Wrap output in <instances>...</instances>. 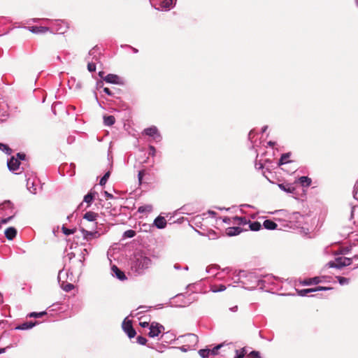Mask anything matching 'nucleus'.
Instances as JSON below:
<instances>
[{"mask_svg":"<svg viewBox=\"0 0 358 358\" xmlns=\"http://www.w3.org/2000/svg\"><path fill=\"white\" fill-rule=\"evenodd\" d=\"M13 218V216H10L7 218H5V219H3L1 222L2 224H6L7 222H8L11 219Z\"/></svg>","mask_w":358,"mask_h":358,"instance_id":"nucleus-54","label":"nucleus"},{"mask_svg":"<svg viewBox=\"0 0 358 358\" xmlns=\"http://www.w3.org/2000/svg\"><path fill=\"white\" fill-rule=\"evenodd\" d=\"M232 280L235 283H241L242 286L248 289H253L259 286L263 288L266 280L271 278L270 275H260L256 272H246L244 271H235Z\"/></svg>","mask_w":358,"mask_h":358,"instance_id":"nucleus-1","label":"nucleus"},{"mask_svg":"<svg viewBox=\"0 0 358 358\" xmlns=\"http://www.w3.org/2000/svg\"><path fill=\"white\" fill-rule=\"evenodd\" d=\"M20 162L18 159H15L14 157H12L7 162L8 169L17 174V172L20 169Z\"/></svg>","mask_w":358,"mask_h":358,"instance_id":"nucleus-9","label":"nucleus"},{"mask_svg":"<svg viewBox=\"0 0 358 358\" xmlns=\"http://www.w3.org/2000/svg\"><path fill=\"white\" fill-rule=\"evenodd\" d=\"M136 235V231L131 229H129L124 233V236L126 238H133Z\"/></svg>","mask_w":358,"mask_h":358,"instance_id":"nucleus-42","label":"nucleus"},{"mask_svg":"<svg viewBox=\"0 0 358 358\" xmlns=\"http://www.w3.org/2000/svg\"><path fill=\"white\" fill-rule=\"evenodd\" d=\"M227 289L226 286L224 285H213L210 287V290L213 292H223Z\"/></svg>","mask_w":358,"mask_h":358,"instance_id":"nucleus-27","label":"nucleus"},{"mask_svg":"<svg viewBox=\"0 0 358 358\" xmlns=\"http://www.w3.org/2000/svg\"><path fill=\"white\" fill-rule=\"evenodd\" d=\"M268 145L270 146H273L275 145V142L269 141L268 142Z\"/></svg>","mask_w":358,"mask_h":358,"instance_id":"nucleus-62","label":"nucleus"},{"mask_svg":"<svg viewBox=\"0 0 358 358\" xmlns=\"http://www.w3.org/2000/svg\"><path fill=\"white\" fill-rule=\"evenodd\" d=\"M218 269V267L217 265H211L206 268V272L211 274H215V273Z\"/></svg>","mask_w":358,"mask_h":358,"instance_id":"nucleus-37","label":"nucleus"},{"mask_svg":"<svg viewBox=\"0 0 358 358\" xmlns=\"http://www.w3.org/2000/svg\"><path fill=\"white\" fill-rule=\"evenodd\" d=\"M13 205L9 201H6L3 203L0 204V211L3 209H12Z\"/></svg>","mask_w":358,"mask_h":358,"instance_id":"nucleus-33","label":"nucleus"},{"mask_svg":"<svg viewBox=\"0 0 358 358\" xmlns=\"http://www.w3.org/2000/svg\"><path fill=\"white\" fill-rule=\"evenodd\" d=\"M87 69L90 72L95 71V70H96V64H95V63L93 62H89L88 64H87Z\"/></svg>","mask_w":358,"mask_h":358,"instance_id":"nucleus-45","label":"nucleus"},{"mask_svg":"<svg viewBox=\"0 0 358 358\" xmlns=\"http://www.w3.org/2000/svg\"><path fill=\"white\" fill-rule=\"evenodd\" d=\"M62 229L63 233L67 236L73 234L75 232V229H67L64 227H62Z\"/></svg>","mask_w":358,"mask_h":358,"instance_id":"nucleus-44","label":"nucleus"},{"mask_svg":"<svg viewBox=\"0 0 358 358\" xmlns=\"http://www.w3.org/2000/svg\"><path fill=\"white\" fill-rule=\"evenodd\" d=\"M320 282V280L319 278L318 277H315V278H310L308 280H306L304 282V285H311V284H317Z\"/></svg>","mask_w":358,"mask_h":358,"instance_id":"nucleus-34","label":"nucleus"},{"mask_svg":"<svg viewBox=\"0 0 358 358\" xmlns=\"http://www.w3.org/2000/svg\"><path fill=\"white\" fill-rule=\"evenodd\" d=\"M109 176H110V172H109V171H108V172H106V173L104 174V176L101 178L100 182H99V184H100L101 185H104L106 183L107 180L108 179Z\"/></svg>","mask_w":358,"mask_h":358,"instance_id":"nucleus-40","label":"nucleus"},{"mask_svg":"<svg viewBox=\"0 0 358 358\" xmlns=\"http://www.w3.org/2000/svg\"><path fill=\"white\" fill-rule=\"evenodd\" d=\"M233 223L238 225L245 226L249 224L250 220H248L245 217H232Z\"/></svg>","mask_w":358,"mask_h":358,"instance_id":"nucleus-17","label":"nucleus"},{"mask_svg":"<svg viewBox=\"0 0 358 358\" xmlns=\"http://www.w3.org/2000/svg\"><path fill=\"white\" fill-rule=\"evenodd\" d=\"M17 235V230L14 227H8L5 231V236L8 240H12Z\"/></svg>","mask_w":358,"mask_h":358,"instance_id":"nucleus-19","label":"nucleus"},{"mask_svg":"<svg viewBox=\"0 0 358 358\" xmlns=\"http://www.w3.org/2000/svg\"><path fill=\"white\" fill-rule=\"evenodd\" d=\"M95 53H96V50L95 48H93L92 49L90 52H89V55H94Z\"/></svg>","mask_w":358,"mask_h":358,"instance_id":"nucleus-58","label":"nucleus"},{"mask_svg":"<svg viewBox=\"0 0 358 358\" xmlns=\"http://www.w3.org/2000/svg\"><path fill=\"white\" fill-rule=\"evenodd\" d=\"M299 182L303 187H308L311 184V179L307 176H301L299 178Z\"/></svg>","mask_w":358,"mask_h":358,"instance_id":"nucleus-25","label":"nucleus"},{"mask_svg":"<svg viewBox=\"0 0 358 358\" xmlns=\"http://www.w3.org/2000/svg\"><path fill=\"white\" fill-rule=\"evenodd\" d=\"M249 228L251 231H257L262 228V225L259 222H249Z\"/></svg>","mask_w":358,"mask_h":358,"instance_id":"nucleus-28","label":"nucleus"},{"mask_svg":"<svg viewBox=\"0 0 358 358\" xmlns=\"http://www.w3.org/2000/svg\"><path fill=\"white\" fill-rule=\"evenodd\" d=\"M49 29L45 27H32L31 29V31L35 34L38 33H45Z\"/></svg>","mask_w":358,"mask_h":358,"instance_id":"nucleus-31","label":"nucleus"},{"mask_svg":"<svg viewBox=\"0 0 358 358\" xmlns=\"http://www.w3.org/2000/svg\"><path fill=\"white\" fill-rule=\"evenodd\" d=\"M145 175V171L144 170H141L138 172V181L140 183H141V181L143 180V176Z\"/></svg>","mask_w":358,"mask_h":358,"instance_id":"nucleus-50","label":"nucleus"},{"mask_svg":"<svg viewBox=\"0 0 358 358\" xmlns=\"http://www.w3.org/2000/svg\"><path fill=\"white\" fill-rule=\"evenodd\" d=\"M104 194H105L106 196L108 199H112L113 197L111 194H110L107 192H105Z\"/></svg>","mask_w":358,"mask_h":358,"instance_id":"nucleus-59","label":"nucleus"},{"mask_svg":"<svg viewBox=\"0 0 358 358\" xmlns=\"http://www.w3.org/2000/svg\"><path fill=\"white\" fill-rule=\"evenodd\" d=\"M152 264L151 259L141 253L135 255L131 263V270L138 274H141Z\"/></svg>","mask_w":358,"mask_h":358,"instance_id":"nucleus-2","label":"nucleus"},{"mask_svg":"<svg viewBox=\"0 0 358 358\" xmlns=\"http://www.w3.org/2000/svg\"><path fill=\"white\" fill-rule=\"evenodd\" d=\"M263 226L265 229L268 230L275 229L278 227L277 224L271 220H266L263 223Z\"/></svg>","mask_w":358,"mask_h":358,"instance_id":"nucleus-23","label":"nucleus"},{"mask_svg":"<svg viewBox=\"0 0 358 358\" xmlns=\"http://www.w3.org/2000/svg\"><path fill=\"white\" fill-rule=\"evenodd\" d=\"M231 270L229 268H226L223 270L224 272H227V273H229V272Z\"/></svg>","mask_w":358,"mask_h":358,"instance_id":"nucleus-64","label":"nucleus"},{"mask_svg":"<svg viewBox=\"0 0 358 358\" xmlns=\"http://www.w3.org/2000/svg\"><path fill=\"white\" fill-rule=\"evenodd\" d=\"M137 342L141 345H145L147 343V339L145 337L139 336L137 337Z\"/></svg>","mask_w":358,"mask_h":358,"instance_id":"nucleus-46","label":"nucleus"},{"mask_svg":"<svg viewBox=\"0 0 358 358\" xmlns=\"http://www.w3.org/2000/svg\"><path fill=\"white\" fill-rule=\"evenodd\" d=\"M176 0H162L160 6L162 9L170 10L176 3Z\"/></svg>","mask_w":358,"mask_h":358,"instance_id":"nucleus-16","label":"nucleus"},{"mask_svg":"<svg viewBox=\"0 0 358 358\" xmlns=\"http://www.w3.org/2000/svg\"><path fill=\"white\" fill-rule=\"evenodd\" d=\"M243 231V229L240 227H232L226 229V234L228 236H233L240 234Z\"/></svg>","mask_w":358,"mask_h":358,"instance_id":"nucleus-13","label":"nucleus"},{"mask_svg":"<svg viewBox=\"0 0 358 358\" xmlns=\"http://www.w3.org/2000/svg\"><path fill=\"white\" fill-rule=\"evenodd\" d=\"M236 355L234 358H243L246 354V350L245 348H242L240 350H236Z\"/></svg>","mask_w":358,"mask_h":358,"instance_id":"nucleus-36","label":"nucleus"},{"mask_svg":"<svg viewBox=\"0 0 358 358\" xmlns=\"http://www.w3.org/2000/svg\"><path fill=\"white\" fill-rule=\"evenodd\" d=\"M103 80H105L108 83L116 84V85H123L124 82L121 78H120L117 75L115 74H108L104 78H103Z\"/></svg>","mask_w":358,"mask_h":358,"instance_id":"nucleus-8","label":"nucleus"},{"mask_svg":"<svg viewBox=\"0 0 358 358\" xmlns=\"http://www.w3.org/2000/svg\"><path fill=\"white\" fill-rule=\"evenodd\" d=\"M337 279L341 285H348L350 282V279L345 277L338 276Z\"/></svg>","mask_w":358,"mask_h":358,"instance_id":"nucleus-39","label":"nucleus"},{"mask_svg":"<svg viewBox=\"0 0 358 358\" xmlns=\"http://www.w3.org/2000/svg\"><path fill=\"white\" fill-rule=\"evenodd\" d=\"M140 325L143 327H147L149 325V323L147 322H140Z\"/></svg>","mask_w":358,"mask_h":358,"instance_id":"nucleus-57","label":"nucleus"},{"mask_svg":"<svg viewBox=\"0 0 358 358\" xmlns=\"http://www.w3.org/2000/svg\"><path fill=\"white\" fill-rule=\"evenodd\" d=\"M208 214L210 215L211 216H215L216 213L213 210H209Z\"/></svg>","mask_w":358,"mask_h":358,"instance_id":"nucleus-60","label":"nucleus"},{"mask_svg":"<svg viewBox=\"0 0 358 358\" xmlns=\"http://www.w3.org/2000/svg\"><path fill=\"white\" fill-rule=\"evenodd\" d=\"M96 194L95 192H90L84 196L83 201L87 204V208L91 205Z\"/></svg>","mask_w":358,"mask_h":358,"instance_id":"nucleus-20","label":"nucleus"},{"mask_svg":"<svg viewBox=\"0 0 358 358\" xmlns=\"http://www.w3.org/2000/svg\"><path fill=\"white\" fill-rule=\"evenodd\" d=\"M238 306H234L231 308H229V310L233 312V313H236L238 311Z\"/></svg>","mask_w":358,"mask_h":358,"instance_id":"nucleus-55","label":"nucleus"},{"mask_svg":"<svg viewBox=\"0 0 358 358\" xmlns=\"http://www.w3.org/2000/svg\"><path fill=\"white\" fill-rule=\"evenodd\" d=\"M16 159H18L20 162V160H24L25 159V155L22 153H17Z\"/></svg>","mask_w":358,"mask_h":358,"instance_id":"nucleus-53","label":"nucleus"},{"mask_svg":"<svg viewBox=\"0 0 358 358\" xmlns=\"http://www.w3.org/2000/svg\"><path fill=\"white\" fill-rule=\"evenodd\" d=\"M27 189L31 194H36L37 192V185H35L34 181H31L30 178L27 180Z\"/></svg>","mask_w":358,"mask_h":358,"instance_id":"nucleus-21","label":"nucleus"},{"mask_svg":"<svg viewBox=\"0 0 358 358\" xmlns=\"http://www.w3.org/2000/svg\"><path fill=\"white\" fill-rule=\"evenodd\" d=\"M290 156H291L290 152H287V153L282 154L279 160L278 164L283 165V164L291 162V161L289 160Z\"/></svg>","mask_w":358,"mask_h":358,"instance_id":"nucleus-24","label":"nucleus"},{"mask_svg":"<svg viewBox=\"0 0 358 358\" xmlns=\"http://www.w3.org/2000/svg\"><path fill=\"white\" fill-rule=\"evenodd\" d=\"M143 133L147 136L153 137V139L156 141H160L162 139L157 128L155 126L144 129Z\"/></svg>","mask_w":358,"mask_h":358,"instance_id":"nucleus-6","label":"nucleus"},{"mask_svg":"<svg viewBox=\"0 0 358 358\" xmlns=\"http://www.w3.org/2000/svg\"><path fill=\"white\" fill-rule=\"evenodd\" d=\"M152 210V206L150 204L141 206L138 209V212L141 213H150Z\"/></svg>","mask_w":358,"mask_h":358,"instance_id":"nucleus-30","label":"nucleus"},{"mask_svg":"<svg viewBox=\"0 0 358 358\" xmlns=\"http://www.w3.org/2000/svg\"><path fill=\"white\" fill-rule=\"evenodd\" d=\"M331 289V287L319 286V287H316L315 289H300V290H298L297 292H298V294L299 296H305L308 293H310V292H317V291H322V290H328V289Z\"/></svg>","mask_w":358,"mask_h":358,"instance_id":"nucleus-10","label":"nucleus"},{"mask_svg":"<svg viewBox=\"0 0 358 358\" xmlns=\"http://www.w3.org/2000/svg\"><path fill=\"white\" fill-rule=\"evenodd\" d=\"M352 259L345 257H336L334 261L329 262L328 266L330 268H341L352 264Z\"/></svg>","mask_w":358,"mask_h":358,"instance_id":"nucleus-4","label":"nucleus"},{"mask_svg":"<svg viewBox=\"0 0 358 358\" xmlns=\"http://www.w3.org/2000/svg\"><path fill=\"white\" fill-rule=\"evenodd\" d=\"M122 328L124 332L130 338H134L136 336V332L133 328L131 322L130 320H127L125 319L122 322Z\"/></svg>","mask_w":358,"mask_h":358,"instance_id":"nucleus-5","label":"nucleus"},{"mask_svg":"<svg viewBox=\"0 0 358 358\" xmlns=\"http://www.w3.org/2000/svg\"><path fill=\"white\" fill-rule=\"evenodd\" d=\"M115 122V119L113 115L104 116L103 122L106 126H112Z\"/></svg>","mask_w":358,"mask_h":358,"instance_id":"nucleus-26","label":"nucleus"},{"mask_svg":"<svg viewBox=\"0 0 358 358\" xmlns=\"http://www.w3.org/2000/svg\"><path fill=\"white\" fill-rule=\"evenodd\" d=\"M103 90L108 96H113V93L108 87H104Z\"/></svg>","mask_w":358,"mask_h":358,"instance_id":"nucleus-52","label":"nucleus"},{"mask_svg":"<svg viewBox=\"0 0 358 358\" xmlns=\"http://www.w3.org/2000/svg\"><path fill=\"white\" fill-rule=\"evenodd\" d=\"M97 217L98 214L92 211H88L83 215V218L89 222H94Z\"/></svg>","mask_w":358,"mask_h":358,"instance_id":"nucleus-22","label":"nucleus"},{"mask_svg":"<svg viewBox=\"0 0 358 358\" xmlns=\"http://www.w3.org/2000/svg\"><path fill=\"white\" fill-rule=\"evenodd\" d=\"M357 194H358V180L355 184L354 190H353V196H354V198L356 199H358Z\"/></svg>","mask_w":358,"mask_h":358,"instance_id":"nucleus-49","label":"nucleus"},{"mask_svg":"<svg viewBox=\"0 0 358 358\" xmlns=\"http://www.w3.org/2000/svg\"><path fill=\"white\" fill-rule=\"evenodd\" d=\"M174 268L176 270H179L180 268V266L178 264H176L174 265Z\"/></svg>","mask_w":358,"mask_h":358,"instance_id":"nucleus-61","label":"nucleus"},{"mask_svg":"<svg viewBox=\"0 0 358 358\" xmlns=\"http://www.w3.org/2000/svg\"><path fill=\"white\" fill-rule=\"evenodd\" d=\"M231 218L225 217L223 218V222L225 223H227V224H230L231 222Z\"/></svg>","mask_w":358,"mask_h":358,"instance_id":"nucleus-56","label":"nucleus"},{"mask_svg":"<svg viewBox=\"0 0 358 358\" xmlns=\"http://www.w3.org/2000/svg\"><path fill=\"white\" fill-rule=\"evenodd\" d=\"M149 150H150V155H151L152 156H155V152H156L155 148L154 146H152V145H150L149 146Z\"/></svg>","mask_w":358,"mask_h":358,"instance_id":"nucleus-51","label":"nucleus"},{"mask_svg":"<svg viewBox=\"0 0 358 358\" xmlns=\"http://www.w3.org/2000/svg\"><path fill=\"white\" fill-rule=\"evenodd\" d=\"M45 314H46L45 312H41V313L33 312V313H30L29 316L34 317H40Z\"/></svg>","mask_w":358,"mask_h":358,"instance_id":"nucleus-47","label":"nucleus"},{"mask_svg":"<svg viewBox=\"0 0 358 358\" xmlns=\"http://www.w3.org/2000/svg\"><path fill=\"white\" fill-rule=\"evenodd\" d=\"M164 329V327L162 325L159 324L158 323H152L150 327V331L148 335L150 337L154 338L157 336Z\"/></svg>","mask_w":358,"mask_h":358,"instance_id":"nucleus-7","label":"nucleus"},{"mask_svg":"<svg viewBox=\"0 0 358 358\" xmlns=\"http://www.w3.org/2000/svg\"><path fill=\"white\" fill-rule=\"evenodd\" d=\"M189 207L190 206L189 205H185L180 210H181L182 213L189 215L193 213V212H192L191 210L189 209Z\"/></svg>","mask_w":358,"mask_h":358,"instance_id":"nucleus-41","label":"nucleus"},{"mask_svg":"<svg viewBox=\"0 0 358 358\" xmlns=\"http://www.w3.org/2000/svg\"><path fill=\"white\" fill-rule=\"evenodd\" d=\"M223 346V344H219L214 347L213 349H210V355L215 356L218 354V350Z\"/></svg>","mask_w":358,"mask_h":358,"instance_id":"nucleus-38","label":"nucleus"},{"mask_svg":"<svg viewBox=\"0 0 358 358\" xmlns=\"http://www.w3.org/2000/svg\"><path fill=\"white\" fill-rule=\"evenodd\" d=\"M0 150L5 152L8 155H10L12 150L6 145L0 143Z\"/></svg>","mask_w":358,"mask_h":358,"instance_id":"nucleus-35","label":"nucleus"},{"mask_svg":"<svg viewBox=\"0 0 358 358\" xmlns=\"http://www.w3.org/2000/svg\"><path fill=\"white\" fill-rule=\"evenodd\" d=\"M279 188L287 193H293L295 191V187L290 183H281L278 185Z\"/></svg>","mask_w":358,"mask_h":358,"instance_id":"nucleus-15","label":"nucleus"},{"mask_svg":"<svg viewBox=\"0 0 358 358\" xmlns=\"http://www.w3.org/2000/svg\"><path fill=\"white\" fill-rule=\"evenodd\" d=\"M59 27L55 29L59 34H64L67 29V24L64 22H57Z\"/></svg>","mask_w":358,"mask_h":358,"instance_id":"nucleus-29","label":"nucleus"},{"mask_svg":"<svg viewBox=\"0 0 358 358\" xmlns=\"http://www.w3.org/2000/svg\"><path fill=\"white\" fill-rule=\"evenodd\" d=\"M111 270L113 275H115L119 280H124L126 279L124 273L121 270H120L115 265H113L112 266Z\"/></svg>","mask_w":358,"mask_h":358,"instance_id":"nucleus-14","label":"nucleus"},{"mask_svg":"<svg viewBox=\"0 0 358 358\" xmlns=\"http://www.w3.org/2000/svg\"><path fill=\"white\" fill-rule=\"evenodd\" d=\"M249 357L250 358H261L260 357V354L259 352L257 351H252L250 354H249Z\"/></svg>","mask_w":358,"mask_h":358,"instance_id":"nucleus-48","label":"nucleus"},{"mask_svg":"<svg viewBox=\"0 0 358 358\" xmlns=\"http://www.w3.org/2000/svg\"><path fill=\"white\" fill-rule=\"evenodd\" d=\"M36 322H32L31 321L25 322L16 327L15 329L19 330H27L31 329L33 327L36 325Z\"/></svg>","mask_w":358,"mask_h":358,"instance_id":"nucleus-18","label":"nucleus"},{"mask_svg":"<svg viewBox=\"0 0 358 358\" xmlns=\"http://www.w3.org/2000/svg\"><path fill=\"white\" fill-rule=\"evenodd\" d=\"M62 288L66 292H70L71 290H72L74 288V286L71 283H67L64 285H62Z\"/></svg>","mask_w":358,"mask_h":358,"instance_id":"nucleus-43","label":"nucleus"},{"mask_svg":"<svg viewBox=\"0 0 358 358\" xmlns=\"http://www.w3.org/2000/svg\"><path fill=\"white\" fill-rule=\"evenodd\" d=\"M81 232L84 239L86 241H90L92 238H96L100 236V234L98 231H90L85 229H82Z\"/></svg>","mask_w":358,"mask_h":358,"instance_id":"nucleus-11","label":"nucleus"},{"mask_svg":"<svg viewBox=\"0 0 358 358\" xmlns=\"http://www.w3.org/2000/svg\"><path fill=\"white\" fill-rule=\"evenodd\" d=\"M199 354L202 358H208L210 355V349H202L199 351Z\"/></svg>","mask_w":358,"mask_h":358,"instance_id":"nucleus-32","label":"nucleus"},{"mask_svg":"<svg viewBox=\"0 0 358 358\" xmlns=\"http://www.w3.org/2000/svg\"><path fill=\"white\" fill-rule=\"evenodd\" d=\"M180 339L184 345L181 347L182 350L186 352L194 349L198 343V336L194 334H188L180 336Z\"/></svg>","mask_w":358,"mask_h":358,"instance_id":"nucleus-3","label":"nucleus"},{"mask_svg":"<svg viewBox=\"0 0 358 358\" xmlns=\"http://www.w3.org/2000/svg\"><path fill=\"white\" fill-rule=\"evenodd\" d=\"M97 85L99 87H101L103 86V83L101 81L99 82V83H97Z\"/></svg>","mask_w":358,"mask_h":358,"instance_id":"nucleus-63","label":"nucleus"},{"mask_svg":"<svg viewBox=\"0 0 358 358\" xmlns=\"http://www.w3.org/2000/svg\"><path fill=\"white\" fill-rule=\"evenodd\" d=\"M166 224H167V222H166V219L162 216H158L154 220V225L157 229H161L165 228L166 226Z\"/></svg>","mask_w":358,"mask_h":358,"instance_id":"nucleus-12","label":"nucleus"}]
</instances>
